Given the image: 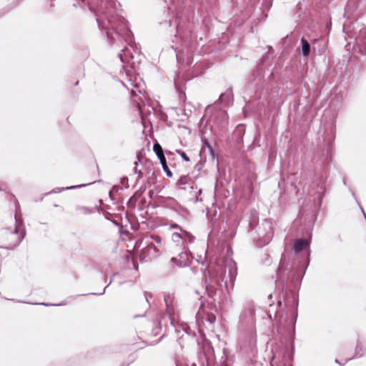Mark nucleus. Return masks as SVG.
<instances>
[{
    "label": "nucleus",
    "instance_id": "nucleus-23",
    "mask_svg": "<svg viewBox=\"0 0 366 366\" xmlns=\"http://www.w3.org/2000/svg\"><path fill=\"white\" fill-rule=\"evenodd\" d=\"M177 153L179 154L184 161H186V162L189 161V158L187 156V154L184 152H182L181 150H177Z\"/></svg>",
    "mask_w": 366,
    "mask_h": 366
},
{
    "label": "nucleus",
    "instance_id": "nucleus-16",
    "mask_svg": "<svg viewBox=\"0 0 366 366\" xmlns=\"http://www.w3.org/2000/svg\"><path fill=\"white\" fill-rule=\"evenodd\" d=\"M301 43L302 55L305 56H307L310 51V45L308 43V41L304 38L301 39Z\"/></svg>",
    "mask_w": 366,
    "mask_h": 366
},
{
    "label": "nucleus",
    "instance_id": "nucleus-14",
    "mask_svg": "<svg viewBox=\"0 0 366 366\" xmlns=\"http://www.w3.org/2000/svg\"><path fill=\"white\" fill-rule=\"evenodd\" d=\"M232 99V94L231 91H227L225 93L222 94L219 97V100L221 103L224 104H229Z\"/></svg>",
    "mask_w": 366,
    "mask_h": 366
},
{
    "label": "nucleus",
    "instance_id": "nucleus-20",
    "mask_svg": "<svg viewBox=\"0 0 366 366\" xmlns=\"http://www.w3.org/2000/svg\"><path fill=\"white\" fill-rule=\"evenodd\" d=\"M179 229H183L182 227L177 224L174 223V224H170L169 225V229L174 230L173 232H179Z\"/></svg>",
    "mask_w": 366,
    "mask_h": 366
},
{
    "label": "nucleus",
    "instance_id": "nucleus-30",
    "mask_svg": "<svg viewBox=\"0 0 366 366\" xmlns=\"http://www.w3.org/2000/svg\"><path fill=\"white\" fill-rule=\"evenodd\" d=\"M159 161L161 164H165V162H167L165 157Z\"/></svg>",
    "mask_w": 366,
    "mask_h": 366
},
{
    "label": "nucleus",
    "instance_id": "nucleus-29",
    "mask_svg": "<svg viewBox=\"0 0 366 366\" xmlns=\"http://www.w3.org/2000/svg\"><path fill=\"white\" fill-rule=\"evenodd\" d=\"M162 166L165 172H167L169 170V168L167 165V162H165V164H162Z\"/></svg>",
    "mask_w": 366,
    "mask_h": 366
},
{
    "label": "nucleus",
    "instance_id": "nucleus-10",
    "mask_svg": "<svg viewBox=\"0 0 366 366\" xmlns=\"http://www.w3.org/2000/svg\"><path fill=\"white\" fill-rule=\"evenodd\" d=\"M171 261L179 267H184L189 264L190 257L187 252H182L178 257H172Z\"/></svg>",
    "mask_w": 366,
    "mask_h": 366
},
{
    "label": "nucleus",
    "instance_id": "nucleus-2",
    "mask_svg": "<svg viewBox=\"0 0 366 366\" xmlns=\"http://www.w3.org/2000/svg\"><path fill=\"white\" fill-rule=\"evenodd\" d=\"M209 280L206 282V290L209 296H212L219 287L224 282L227 287L232 284L237 275L236 263L231 259H227L224 265H217L209 271Z\"/></svg>",
    "mask_w": 366,
    "mask_h": 366
},
{
    "label": "nucleus",
    "instance_id": "nucleus-11",
    "mask_svg": "<svg viewBox=\"0 0 366 366\" xmlns=\"http://www.w3.org/2000/svg\"><path fill=\"white\" fill-rule=\"evenodd\" d=\"M253 319L254 310L252 309L245 310L240 315L241 322L248 325L252 330H254Z\"/></svg>",
    "mask_w": 366,
    "mask_h": 366
},
{
    "label": "nucleus",
    "instance_id": "nucleus-24",
    "mask_svg": "<svg viewBox=\"0 0 366 366\" xmlns=\"http://www.w3.org/2000/svg\"><path fill=\"white\" fill-rule=\"evenodd\" d=\"M318 188H319V190L317 192V193H320V194H323L325 192V184L323 182H320L317 185Z\"/></svg>",
    "mask_w": 366,
    "mask_h": 366
},
{
    "label": "nucleus",
    "instance_id": "nucleus-37",
    "mask_svg": "<svg viewBox=\"0 0 366 366\" xmlns=\"http://www.w3.org/2000/svg\"><path fill=\"white\" fill-rule=\"evenodd\" d=\"M64 188H62V189H60L59 190V192H61V191H64Z\"/></svg>",
    "mask_w": 366,
    "mask_h": 366
},
{
    "label": "nucleus",
    "instance_id": "nucleus-27",
    "mask_svg": "<svg viewBox=\"0 0 366 366\" xmlns=\"http://www.w3.org/2000/svg\"><path fill=\"white\" fill-rule=\"evenodd\" d=\"M162 166L165 172H167L169 170V168L167 165V162H165V164H162Z\"/></svg>",
    "mask_w": 366,
    "mask_h": 366
},
{
    "label": "nucleus",
    "instance_id": "nucleus-6",
    "mask_svg": "<svg viewBox=\"0 0 366 366\" xmlns=\"http://www.w3.org/2000/svg\"><path fill=\"white\" fill-rule=\"evenodd\" d=\"M179 232H172L171 234L172 241L177 245L185 246L194 242L195 237L189 232L184 229H179Z\"/></svg>",
    "mask_w": 366,
    "mask_h": 366
},
{
    "label": "nucleus",
    "instance_id": "nucleus-33",
    "mask_svg": "<svg viewBox=\"0 0 366 366\" xmlns=\"http://www.w3.org/2000/svg\"><path fill=\"white\" fill-rule=\"evenodd\" d=\"M78 186H72V187H67L66 189H74V188H76Z\"/></svg>",
    "mask_w": 366,
    "mask_h": 366
},
{
    "label": "nucleus",
    "instance_id": "nucleus-22",
    "mask_svg": "<svg viewBox=\"0 0 366 366\" xmlns=\"http://www.w3.org/2000/svg\"><path fill=\"white\" fill-rule=\"evenodd\" d=\"M134 102L137 103V107L138 108L139 113L142 114V104L143 103V101L142 99V97H139V100H134Z\"/></svg>",
    "mask_w": 366,
    "mask_h": 366
},
{
    "label": "nucleus",
    "instance_id": "nucleus-18",
    "mask_svg": "<svg viewBox=\"0 0 366 366\" xmlns=\"http://www.w3.org/2000/svg\"><path fill=\"white\" fill-rule=\"evenodd\" d=\"M137 160L134 162V173L137 174L139 175V177L141 178L142 177V169L139 168V157H137Z\"/></svg>",
    "mask_w": 366,
    "mask_h": 366
},
{
    "label": "nucleus",
    "instance_id": "nucleus-35",
    "mask_svg": "<svg viewBox=\"0 0 366 366\" xmlns=\"http://www.w3.org/2000/svg\"><path fill=\"white\" fill-rule=\"evenodd\" d=\"M106 288H107V287H105L104 288V291H103L102 294H103V293L104 292V291L106 290ZM99 295H102V293H100Z\"/></svg>",
    "mask_w": 366,
    "mask_h": 366
},
{
    "label": "nucleus",
    "instance_id": "nucleus-3",
    "mask_svg": "<svg viewBox=\"0 0 366 366\" xmlns=\"http://www.w3.org/2000/svg\"><path fill=\"white\" fill-rule=\"evenodd\" d=\"M15 227L13 230L9 232L8 229H5L3 232V236L7 242L6 246V249H13L19 245L24 238L25 232L24 229L21 228L22 222L17 214L15 215Z\"/></svg>",
    "mask_w": 366,
    "mask_h": 366
},
{
    "label": "nucleus",
    "instance_id": "nucleus-31",
    "mask_svg": "<svg viewBox=\"0 0 366 366\" xmlns=\"http://www.w3.org/2000/svg\"><path fill=\"white\" fill-rule=\"evenodd\" d=\"M166 174L168 177H172V173L169 169L166 172Z\"/></svg>",
    "mask_w": 366,
    "mask_h": 366
},
{
    "label": "nucleus",
    "instance_id": "nucleus-26",
    "mask_svg": "<svg viewBox=\"0 0 366 366\" xmlns=\"http://www.w3.org/2000/svg\"><path fill=\"white\" fill-rule=\"evenodd\" d=\"M149 250H154V252L159 254V250L157 248V247L154 244H150L148 245Z\"/></svg>",
    "mask_w": 366,
    "mask_h": 366
},
{
    "label": "nucleus",
    "instance_id": "nucleus-1",
    "mask_svg": "<svg viewBox=\"0 0 366 366\" xmlns=\"http://www.w3.org/2000/svg\"><path fill=\"white\" fill-rule=\"evenodd\" d=\"M100 12L101 14L97 16V21L99 29L107 31V36L111 39V41L112 43L117 41L116 38L110 31V29H112L118 39H122L130 46H132L131 44L132 42V34L129 29L126 20L117 14L115 3H107L104 6V9Z\"/></svg>",
    "mask_w": 366,
    "mask_h": 366
},
{
    "label": "nucleus",
    "instance_id": "nucleus-34",
    "mask_svg": "<svg viewBox=\"0 0 366 366\" xmlns=\"http://www.w3.org/2000/svg\"><path fill=\"white\" fill-rule=\"evenodd\" d=\"M277 303H278V305L280 306L282 305V301L280 300H279Z\"/></svg>",
    "mask_w": 366,
    "mask_h": 366
},
{
    "label": "nucleus",
    "instance_id": "nucleus-7",
    "mask_svg": "<svg viewBox=\"0 0 366 366\" xmlns=\"http://www.w3.org/2000/svg\"><path fill=\"white\" fill-rule=\"evenodd\" d=\"M130 71H125L126 76H129L128 79V84H124L127 89H131V95L132 97H137L139 94H142V90L140 87L141 79L137 76H134V79H132V75L129 74Z\"/></svg>",
    "mask_w": 366,
    "mask_h": 366
},
{
    "label": "nucleus",
    "instance_id": "nucleus-13",
    "mask_svg": "<svg viewBox=\"0 0 366 366\" xmlns=\"http://www.w3.org/2000/svg\"><path fill=\"white\" fill-rule=\"evenodd\" d=\"M294 251L297 253L304 249H308V242L305 239H297L293 247Z\"/></svg>",
    "mask_w": 366,
    "mask_h": 366
},
{
    "label": "nucleus",
    "instance_id": "nucleus-39",
    "mask_svg": "<svg viewBox=\"0 0 366 366\" xmlns=\"http://www.w3.org/2000/svg\"><path fill=\"white\" fill-rule=\"evenodd\" d=\"M280 265H283L282 260H281V262H280Z\"/></svg>",
    "mask_w": 366,
    "mask_h": 366
},
{
    "label": "nucleus",
    "instance_id": "nucleus-4",
    "mask_svg": "<svg viewBox=\"0 0 366 366\" xmlns=\"http://www.w3.org/2000/svg\"><path fill=\"white\" fill-rule=\"evenodd\" d=\"M285 307L287 308L288 312H290L289 317H285L283 315H280L278 313H276L275 318L277 319V321L280 325L285 326V322L287 323L289 325H293L297 318V301L296 300L295 297L293 294H290L289 297L284 299Z\"/></svg>",
    "mask_w": 366,
    "mask_h": 366
},
{
    "label": "nucleus",
    "instance_id": "nucleus-41",
    "mask_svg": "<svg viewBox=\"0 0 366 366\" xmlns=\"http://www.w3.org/2000/svg\"><path fill=\"white\" fill-rule=\"evenodd\" d=\"M42 305H44V303H43ZM44 305H45V306H48L49 305H48V304H44Z\"/></svg>",
    "mask_w": 366,
    "mask_h": 366
},
{
    "label": "nucleus",
    "instance_id": "nucleus-5",
    "mask_svg": "<svg viewBox=\"0 0 366 366\" xmlns=\"http://www.w3.org/2000/svg\"><path fill=\"white\" fill-rule=\"evenodd\" d=\"M258 239L257 244L262 247L268 244L274 237L273 222L271 219H264L257 230Z\"/></svg>",
    "mask_w": 366,
    "mask_h": 366
},
{
    "label": "nucleus",
    "instance_id": "nucleus-36",
    "mask_svg": "<svg viewBox=\"0 0 366 366\" xmlns=\"http://www.w3.org/2000/svg\"><path fill=\"white\" fill-rule=\"evenodd\" d=\"M191 366H197L195 363H192Z\"/></svg>",
    "mask_w": 366,
    "mask_h": 366
},
{
    "label": "nucleus",
    "instance_id": "nucleus-12",
    "mask_svg": "<svg viewBox=\"0 0 366 366\" xmlns=\"http://www.w3.org/2000/svg\"><path fill=\"white\" fill-rule=\"evenodd\" d=\"M164 302L167 307V312L169 315V318L170 320L171 324L172 325H174V322L176 321L175 318V311L173 305V299L170 296L164 297Z\"/></svg>",
    "mask_w": 366,
    "mask_h": 366
},
{
    "label": "nucleus",
    "instance_id": "nucleus-25",
    "mask_svg": "<svg viewBox=\"0 0 366 366\" xmlns=\"http://www.w3.org/2000/svg\"><path fill=\"white\" fill-rule=\"evenodd\" d=\"M152 239L153 240H154L158 244H162V238L161 237L158 236V235H152Z\"/></svg>",
    "mask_w": 366,
    "mask_h": 366
},
{
    "label": "nucleus",
    "instance_id": "nucleus-28",
    "mask_svg": "<svg viewBox=\"0 0 366 366\" xmlns=\"http://www.w3.org/2000/svg\"><path fill=\"white\" fill-rule=\"evenodd\" d=\"M162 166L165 172H167L169 170V168L167 165V162H165V164H162Z\"/></svg>",
    "mask_w": 366,
    "mask_h": 366
},
{
    "label": "nucleus",
    "instance_id": "nucleus-17",
    "mask_svg": "<svg viewBox=\"0 0 366 366\" xmlns=\"http://www.w3.org/2000/svg\"><path fill=\"white\" fill-rule=\"evenodd\" d=\"M189 181L190 178L188 176H182L178 179L177 184L182 189H185L184 186L189 184Z\"/></svg>",
    "mask_w": 366,
    "mask_h": 366
},
{
    "label": "nucleus",
    "instance_id": "nucleus-32",
    "mask_svg": "<svg viewBox=\"0 0 366 366\" xmlns=\"http://www.w3.org/2000/svg\"><path fill=\"white\" fill-rule=\"evenodd\" d=\"M157 157H158V159H159V160H161L162 159H163V158L164 157V154H162V155H161V156H160V155H159V156H157Z\"/></svg>",
    "mask_w": 366,
    "mask_h": 366
},
{
    "label": "nucleus",
    "instance_id": "nucleus-21",
    "mask_svg": "<svg viewBox=\"0 0 366 366\" xmlns=\"http://www.w3.org/2000/svg\"><path fill=\"white\" fill-rule=\"evenodd\" d=\"M362 37L364 39V40L362 41V44H366V27L365 29H363L362 30H360L359 38L360 39Z\"/></svg>",
    "mask_w": 366,
    "mask_h": 366
},
{
    "label": "nucleus",
    "instance_id": "nucleus-38",
    "mask_svg": "<svg viewBox=\"0 0 366 366\" xmlns=\"http://www.w3.org/2000/svg\"><path fill=\"white\" fill-rule=\"evenodd\" d=\"M177 58L179 59V54H177Z\"/></svg>",
    "mask_w": 366,
    "mask_h": 366
},
{
    "label": "nucleus",
    "instance_id": "nucleus-15",
    "mask_svg": "<svg viewBox=\"0 0 366 366\" xmlns=\"http://www.w3.org/2000/svg\"><path fill=\"white\" fill-rule=\"evenodd\" d=\"M122 54H119V59L122 62L128 61L130 62V59H132L134 58L133 55L129 56V50L128 48H125L122 50Z\"/></svg>",
    "mask_w": 366,
    "mask_h": 366
},
{
    "label": "nucleus",
    "instance_id": "nucleus-40",
    "mask_svg": "<svg viewBox=\"0 0 366 366\" xmlns=\"http://www.w3.org/2000/svg\"><path fill=\"white\" fill-rule=\"evenodd\" d=\"M145 297H146V300L148 302L149 300H148V298L146 295H145Z\"/></svg>",
    "mask_w": 366,
    "mask_h": 366
},
{
    "label": "nucleus",
    "instance_id": "nucleus-8",
    "mask_svg": "<svg viewBox=\"0 0 366 366\" xmlns=\"http://www.w3.org/2000/svg\"><path fill=\"white\" fill-rule=\"evenodd\" d=\"M204 308L206 307L204 305L200 307L196 315V321L198 325L204 324V320L212 325L216 321V317L212 313L205 312Z\"/></svg>",
    "mask_w": 366,
    "mask_h": 366
},
{
    "label": "nucleus",
    "instance_id": "nucleus-9",
    "mask_svg": "<svg viewBox=\"0 0 366 366\" xmlns=\"http://www.w3.org/2000/svg\"><path fill=\"white\" fill-rule=\"evenodd\" d=\"M164 205L166 207L174 210L180 215L184 216L187 214V209L173 198L167 199L164 202Z\"/></svg>",
    "mask_w": 366,
    "mask_h": 366
},
{
    "label": "nucleus",
    "instance_id": "nucleus-19",
    "mask_svg": "<svg viewBox=\"0 0 366 366\" xmlns=\"http://www.w3.org/2000/svg\"><path fill=\"white\" fill-rule=\"evenodd\" d=\"M153 150L157 156H159V155L161 156V155H162V154H164L163 149H162L161 145L158 143H156L154 144Z\"/></svg>",
    "mask_w": 366,
    "mask_h": 366
}]
</instances>
